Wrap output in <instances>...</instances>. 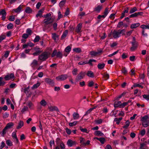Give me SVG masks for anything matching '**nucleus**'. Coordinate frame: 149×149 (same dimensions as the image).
I'll return each mask as SVG.
<instances>
[{
  "instance_id": "f257e3e1",
  "label": "nucleus",
  "mask_w": 149,
  "mask_h": 149,
  "mask_svg": "<svg viewBox=\"0 0 149 149\" xmlns=\"http://www.w3.org/2000/svg\"><path fill=\"white\" fill-rule=\"evenodd\" d=\"M50 53L48 51L43 52L38 57V59L42 61H45L49 57Z\"/></svg>"
},
{
  "instance_id": "f03ea898",
  "label": "nucleus",
  "mask_w": 149,
  "mask_h": 149,
  "mask_svg": "<svg viewBox=\"0 0 149 149\" xmlns=\"http://www.w3.org/2000/svg\"><path fill=\"white\" fill-rule=\"evenodd\" d=\"M143 126L145 127L149 126V117L147 115L141 117L140 119Z\"/></svg>"
},
{
  "instance_id": "7ed1b4c3",
  "label": "nucleus",
  "mask_w": 149,
  "mask_h": 149,
  "mask_svg": "<svg viewBox=\"0 0 149 149\" xmlns=\"http://www.w3.org/2000/svg\"><path fill=\"white\" fill-rule=\"evenodd\" d=\"M131 43L132 44V46L130 48V50L134 51L136 49L138 45V43L136 40L135 37H133L132 41L131 42Z\"/></svg>"
},
{
  "instance_id": "20e7f679",
  "label": "nucleus",
  "mask_w": 149,
  "mask_h": 149,
  "mask_svg": "<svg viewBox=\"0 0 149 149\" xmlns=\"http://www.w3.org/2000/svg\"><path fill=\"white\" fill-rule=\"evenodd\" d=\"M86 75V72L81 71L77 76L75 80L76 81L78 82L81 79H82Z\"/></svg>"
},
{
  "instance_id": "39448f33",
  "label": "nucleus",
  "mask_w": 149,
  "mask_h": 149,
  "mask_svg": "<svg viewBox=\"0 0 149 149\" xmlns=\"http://www.w3.org/2000/svg\"><path fill=\"white\" fill-rule=\"evenodd\" d=\"M68 77V76L67 74H62L56 77V79L58 81H63L67 79Z\"/></svg>"
},
{
  "instance_id": "423d86ee",
  "label": "nucleus",
  "mask_w": 149,
  "mask_h": 149,
  "mask_svg": "<svg viewBox=\"0 0 149 149\" xmlns=\"http://www.w3.org/2000/svg\"><path fill=\"white\" fill-rule=\"evenodd\" d=\"M92 62H96V60L95 59H90L89 60L88 62L87 61H81L79 62L78 64L79 65H83L86 64H89L90 65L93 66V64L92 63Z\"/></svg>"
},
{
  "instance_id": "0eeeda50",
  "label": "nucleus",
  "mask_w": 149,
  "mask_h": 149,
  "mask_svg": "<svg viewBox=\"0 0 149 149\" xmlns=\"http://www.w3.org/2000/svg\"><path fill=\"white\" fill-rule=\"evenodd\" d=\"M138 149H148V147L147 146V142L145 141L141 143Z\"/></svg>"
},
{
  "instance_id": "6e6552de",
  "label": "nucleus",
  "mask_w": 149,
  "mask_h": 149,
  "mask_svg": "<svg viewBox=\"0 0 149 149\" xmlns=\"http://www.w3.org/2000/svg\"><path fill=\"white\" fill-rule=\"evenodd\" d=\"M45 81L46 83L51 86H53L54 85V82L53 79L47 78L45 79Z\"/></svg>"
},
{
  "instance_id": "1a4fd4ad",
  "label": "nucleus",
  "mask_w": 149,
  "mask_h": 149,
  "mask_svg": "<svg viewBox=\"0 0 149 149\" xmlns=\"http://www.w3.org/2000/svg\"><path fill=\"white\" fill-rule=\"evenodd\" d=\"M113 37L114 38H119L120 36V32L118 31L114 30L112 33Z\"/></svg>"
},
{
  "instance_id": "9d476101",
  "label": "nucleus",
  "mask_w": 149,
  "mask_h": 149,
  "mask_svg": "<svg viewBox=\"0 0 149 149\" xmlns=\"http://www.w3.org/2000/svg\"><path fill=\"white\" fill-rule=\"evenodd\" d=\"M77 143L75 141H72L70 139H69L67 142V144L69 147H71L75 145Z\"/></svg>"
},
{
  "instance_id": "9b49d317",
  "label": "nucleus",
  "mask_w": 149,
  "mask_h": 149,
  "mask_svg": "<svg viewBox=\"0 0 149 149\" xmlns=\"http://www.w3.org/2000/svg\"><path fill=\"white\" fill-rule=\"evenodd\" d=\"M6 13L5 9H1L0 11V15H2V19L4 21L6 18Z\"/></svg>"
},
{
  "instance_id": "f8f14e48",
  "label": "nucleus",
  "mask_w": 149,
  "mask_h": 149,
  "mask_svg": "<svg viewBox=\"0 0 149 149\" xmlns=\"http://www.w3.org/2000/svg\"><path fill=\"white\" fill-rule=\"evenodd\" d=\"M15 77L14 74L13 73H10L9 74L6 75L4 77V79L5 80L8 81L10 79L13 78Z\"/></svg>"
},
{
  "instance_id": "ddd939ff",
  "label": "nucleus",
  "mask_w": 149,
  "mask_h": 149,
  "mask_svg": "<svg viewBox=\"0 0 149 149\" xmlns=\"http://www.w3.org/2000/svg\"><path fill=\"white\" fill-rule=\"evenodd\" d=\"M44 10L45 8H43L42 9L39 10L38 14L36 15V17H43L42 15V13Z\"/></svg>"
},
{
  "instance_id": "4468645a",
  "label": "nucleus",
  "mask_w": 149,
  "mask_h": 149,
  "mask_svg": "<svg viewBox=\"0 0 149 149\" xmlns=\"http://www.w3.org/2000/svg\"><path fill=\"white\" fill-rule=\"evenodd\" d=\"M48 109H49V111H58L59 110L58 108L55 106H50L48 107Z\"/></svg>"
},
{
  "instance_id": "2eb2a0df",
  "label": "nucleus",
  "mask_w": 149,
  "mask_h": 149,
  "mask_svg": "<svg viewBox=\"0 0 149 149\" xmlns=\"http://www.w3.org/2000/svg\"><path fill=\"white\" fill-rule=\"evenodd\" d=\"M51 18L49 17L45 19H44L43 21L45 26H47L49 24H51L52 22L50 21V20H51Z\"/></svg>"
},
{
  "instance_id": "dca6fc26",
  "label": "nucleus",
  "mask_w": 149,
  "mask_h": 149,
  "mask_svg": "<svg viewBox=\"0 0 149 149\" xmlns=\"http://www.w3.org/2000/svg\"><path fill=\"white\" fill-rule=\"evenodd\" d=\"M82 26V24L80 23L77 25L75 31L77 33H79L81 31V30Z\"/></svg>"
},
{
  "instance_id": "f3484780",
  "label": "nucleus",
  "mask_w": 149,
  "mask_h": 149,
  "mask_svg": "<svg viewBox=\"0 0 149 149\" xmlns=\"http://www.w3.org/2000/svg\"><path fill=\"white\" fill-rule=\"evenodd\" d=\"M105 66V63H99L97 65V67L98 69L101 70L103 69L104 68Z\"/></svg>"
},
{
  "instance_id": "a211bd4d",
  "label": "nucleus",
  "mask_w": 149,
  "mask_h": 149,
  "mask_svg": "<svg viewBox=\"0 0 149 149\" xmlns=\"http://www.w3.org/2000/svg\"><path fill=\"white\" fill-rule=\"evenodd\" d=\"M68 33V30H66L64 32L63 34L61 37V39L63 40L66 37Z\"/></svg>"
},
{
  "instance_id": "6ab92c4d",
  "label": "nucleus",
  "mask_w": 149,
  "mask_h": 149,
  "mask_svg": "<svg viewBox=\"0 0 149 149\" xmlns=\"http://www.w3.org/2000/svg\"><path fill=\"white\" fill-rule=\"evenodd\" d=\"M86 75L88 76L91 78H93L94 77V73L91 71H88Z\"/></svg>"
},
{
  "instance_id": "aec40b11",
  "label": "nucleus",
  "mask_w": 149,
  "mask_h": 149,
  "mask_svg": "<svg viewBox=\"0 0 149 149\" xmlns=\"http://www.w3.org/2000/svg\"><path fill=\"white\" fill-rule=\"evenodd\" d=\"M94 139H96L99 141L102 144H103L104 143V142L105 141V139L103 137L98 138L97 137H95L94 138Z\"/></svg>"
},
{
  "instance_id": "412c9836",
  "label": "nucleus",
  "mask_w": 149,
  "mask_h": 149,
  "mask_svg": "<svg viewBox=\"0 0 149 149\" xmlns=\"http://www.w3.org/2000/svg\"><path fill=\"white\" fill-rule=\"evenodd\" d=\"M94 134H95L96 136H104L103 134L100 131L98 130L95 131Z\"/></svg>"
},
{
  "instance_id": "4be33fe9",
  "label": "nucleus",
  "mask_w": 149,
  "mask_h": 149,
  "mask_svg": "<svg viewBox=\"0 0 149 149\" xmlns=\"http://www.w3.org/2000/svg\"><path fill=\"white\" fill-rule=\"evenodd\" d=\"M38 65V61L36 59L34 60L31 64V66L32 67H34Z\"/></svg>"
},
{
  "instance_id": "5701e85b",
  "label": "nucleus",
  "mask_w": 149,
  "mask_h": 149,
  "mask_svg": "<svg viewBox=\"0 0 149 149\" xmlns=\"http://www.w3.org/2000/svg\"><path fill=\"white\" fill-rule=\"evenodd\" d=\"M22 9L21 5H20L17 8L13 9V11L16 13H19L21 11Z\"/></svg>"
},
{
  "instance_id": "b1692460",
  "label": "nucleus",
  "mask_w": 149,
  "mask_h": 149,
  "mask_svg": "<svg viewBox=\"0 0 149 149\" xmlns=\"http://www.w3.org/2000/svg\"><path fill=\"white\" fill-rule=\"evenodd\" d=\"M129 103H130V105H131L132 104L131 100H129L127 102H123L122 104V107H124L125 106H127V105H128Z\"/></svg>"
},
{
  "instance_id": "393cba45",
  "label": "nucleus",
  "mask_w": 149,
  "mask_h": 149,
  "mask_svg": "<svg viewBox=\"0 0 149 149\" xmlns=\"http://www.w3.org/2000/svg\"><path fill=\"white\" fill-rule=\"evenodd\" d=\"M72 116L74 120L77 119L79 117V115L77 113L74 112Z\"/></svg>"
},
{
  "instance_id": "a878e982",
  "label": "nucleus",
  "mask_w": 149,
  "mask_h": 149,
  "mask_svg": "<svg viewBox=\"0 0 149 149\" xmlns=\"http://www.w3.org/2000/svg\"><path fill=\"white\" fill-rule=\"evenodd\" d=\"M24 125V122L22 121H20L18 123V125L17 127V129L21 128Z\"/></svg>"
},
{
  "instance_id": "bb28decb",
  "label": "nucleus",
  "mask_w": 149,
  "mask_h": 149,
  "mask_svg": "<svg viewBox=\"0 0 149 149\" xmlns=\"http://www.w3.org/2000/svg\"><path fill=\"white\" fill-rule=\"evenodd\" d=\"M140 24L139 23L132 24L131 25L130 28L132 29L135 28L139 26Z\"/></svg>"
},
{
  "instance_id": "cd10ccee",
  "label": "nucleus",
  "mask_w": 149,
  "mask_h": 149,
  "mask_svg": "<svg viewBox=\"0 0 149 149\" xmlns=\"http://www.w3.org/2000/svg\"><path fill=\"white\" fill-rule=\"evenodd\" d=\"M122 119L123 118L122 117H120L119 118H115L114 120V121L116 122V123L118 125Z\"/></svg>"
},
{
  "instance_id": "c85d7f7f",
  "label": "nucleus",
  "mask_w": 149,
  "mask_h": 149,
  "mask_svg": "<svg viewBox=\"0 0 149 149\" xmlns=\"http://www.w3.org/2000/svg\"><path fill=\"white\" fill-rule=\"evenodd\" d=\"M32 11V9L29 7H27L25 10V12L27 13H31Z\"/></svg>"
},
{
  "instance_id": "c756f323",
  "label": "nucleus",
  "mask_w": 149,
  "mask_h": 149,
  "mask_svg": "<svg viewBox=\"0 0 149 149\" xmlns=\"http://www.w3.org/2000/svg\"><path fill=\"white\" fill-rule=\"evenodd\" d=\"M142 29V30H145V29H149V24L148 25H142L140 26Z\"/></svg>"
},
{
  "instance_id": "7c9ffc66",
  "label": "nucleus",
  "mask_w": 149,
  "mask_h": 149,
  "mask_svg": "<svg viewBox=\"0 0 149 149\" xmlns=\"http://www.w3.org/2000/svg\"><path fill=\"white\" fill-rule=\"evenodd\" d=\"M102 6L99 5L97 6L96 8H95L94 9L95 11H96L97 12L99 13L101 9H102Z\"/></svg>"
},
{
  "instance_id": "2f4dec72",
  "label": "nucleus",
  "mask_w": 149,
  "mask_h": 149,
  "mask_svg": "<svg viewBox=\"0 0 149 149\" xmlns=\"http://www.w3.org/2000/svg\"><path fill=\"white\" fill-rule=\"evenodd\" d=\"M40 83L37 82L36 84L33 85V86L32 87V89H33L37 88L40 86Z\"/></svg>"
},
{
  "instance_id": "473e14b6",
  "label": "nucleus",
  "mask_w": 149,
  "mask_h": 149,
  "mask_svg": "<svg viewBox=\"0 0 149 149\" xmlns=\"http://www.w3.org/2000/svg\"><path fill=\"white\" fill-rule=\"evenodd\" d=\"M122 104L120 101L115 102L114 104V106L115 107H118L120 106H122Z\"/></svg>"
},
{
  "instance_id": "72a5a7b5",
  "label": "nucleus",
  "mask_w": 149,
  "mask_h": 149,
  "mask_svg": "<svg viewBox=\"0 0 149 149\" xmlns=\"http://www.w3.org/2000/svg\"><path fill=\"white\" fill-rule=\"evenodd\" d=\"M66 0H64L61 1L59 3V6L60 8L63 7L65 4Z\"/></svg>"
},
{
  "instance_id": "f704fd0d",
  "label": "nucleus",
  "mask_w": 149,
  "mask_h": 149,
  "mask_svg": "<svg viewBox=\"0 0 149 149\" xmlns=\"http://www.w3.org/2000/svg\"><path fill=\"white\" fill-rule=\"evenodd\" d=\"M27 105L28 106L30 109H32L34 106L33 104L31 101L28 102Z\"/></svg>"
},
{
  "instance_id": "c9c22d12",
  "label": "nucleus",
  "mask_w": 149,
  "mask_h": 149,
  "mask_svg": "<svg viewBox=\"0 0 149 149\" xmlns=\"http://www.w3.org/2000/svg\"><path fill=\"white\" fill-rule=\"evenodd\" d=\"M73 51L77 53H79L81 52V49L80 48H74L73 49Z\"/></svg>"
},
{
  "instance_id": "e433bc0d",
  "label": "nucleus",
  "mask_w": 149,
  "mask_h": 149,
  "mask_svg": "<svg viewBox=\"0 0 149 149\" xmlns=\"http://www.w3.org/2000/svg\"><path fill=\"white\" fill-rule=\"evenodd\" d=\"M63 54L62 52H57L56 56L57 58H61L62 57Z\"/></svg>"
},
{
  "instance_id": "4c0bfd02",
  "label": "nucleus",
  "mask_w": 149,
  "mask_h": 149,
  "mask_svg": "<svg viewBox=\"0 0 149 149\" xmlns=\"http://www.w3.org/2000/svg\"><path fill=\"white\" fill-rule=\"evenodd\" d=\"M13 125V123L10 122L8 123L6 125V127L7 129L10 128Z\"/></svg>"
},
{
  "instance_id": "58836bf2",
  "label": "nucleus",
  "mask_w": 149,
  "mask_h": 149,
  "mask_svg": "<svg viewBox=\"0 0 149 149\" xmlns=\"http://www.w3.org/2000/svg\"><path fill=\"white\" fill-rule=\"evenodd\" d=\"M40 104L42 106H45L47 104V102L44 99H42L40 101Z\"/></svg>"
},
{
  "instance_id": "ea45409f",
  "label": "nucleus",
  "mask_w": 149,
  "mask_h": 149,
  "mask_svg": "<svg viewBox=\"0 0 149 149\" xmlns=\"http://www.w3.org/2000/svg\"><path fill=\"white\" fill-rule=\"evenodd\" d=\"M79 129L80 130L83 132L88 133L89 132H88L86 128H83L81 127H80Z\"/></svg>"
},
{
  "instance_id": "a19ab883",
  "label": "nucleus",
  "mask_w": 149,
  "mask_h": 149,
  "mask_svg": "<svg viewBox=\"0 0 149 149\" xmlns=\"http://www.w3.org/2000/svg\"><path fill=\"white\" fill-rule=\"evenodd\" d=\"M137 10V9L136 7H133V8H132L130 11V14L132 13L135 12Z\"/></svg>"
},
{
  "instance_id": "79ce46f5",
  "label": "nucleus",
  "mask_w": 149,
  "mask_h": 149,
  "mask_svg": "<svg viewBox=\"0 0 149 149\" xmlns=\"http://www.w3.org/2000/svg\"><path fill=\"white\" fill-rule=\"evenodd\" d=\"M13 25L12 24L10 23L7 25V28L8 30L11 29H13Z\"/></svg>"
},
{
  "instance_id": "37998d69",
  "label": "nucleus",
  "mask_w": 149,
  "mask_h": 149,
  "mask_svg": "<svg viewBox=\"0 0 149 149\" xmlns=\"http://www.w3.org/2000/svg\"><path fill=\"white\" fill-rule=\"evenodd\" d=\"M52 38L55 41L58 38V36L55 33H52Z\"/></svg>"
},
{
  "instance_id": "c03bdc74",
  "label": "nucleus",
  "mask_w": 149,
  "mask_h": 149,
  "mask_svg": "<svg viewBox=\"0 0 149 149\" xmlns=\"http://www.w3.org/2000/svg\"><path fill=\"white\" fill-rule=\"evenodd\" d=\"M90 54L92 56H95L98 54V53L94 51H92L90 52Z\"/></svg>"
},
{
  "instance_id": "a18cd8bd",
  "label": "nucleus",
  "mask_w": 149,
  "mask_h": 149,
  "mask_svg": "<svg viewBox=\"0 0 149 149\" xmlns=\"http://www.w3.org/2000/svg\"><path fill=\"white\" fill-rule=\"evenodd\" d=\"M121 71L124 74H127V71L126 69V68L125 67H124L122 68Z\"/></svg>"
},
{
  "instance_id": "49530a36",
  "label": "nucleus",
  "mask_w": 149,
  "mask_h": 149,
  "mask_svg": "<svg viewBox=\"0 0 149 149\" xmlns=\"http://www.w3.org/2000/svg\"><path fill=\"white\" fill-rule=\"evenodd\" d=\"M3 78L2 77H0V86H3L6 83V82L2 81Z\"/></svg>"
},
{
  "instance_id": "de8ad7c7",
  "label": "nucleus",
  "mask_w": 149,
  "mask_h": 149,
  "mask_svg": "<svg viewBox=\"0 0 149 149\" xmlns=\"http://www.w3.org/2000/svg\"><path fill=\"white\" fill-rule=\"evenodd\" d=\"M109 75L107 73H105L103 75V77L106 79V80L109 79Z\"/></svg>"
},
{
  "instance_id": "09e8293b",
  "label": "nucleus",
  "mask_w": 149,
  "mask_h": 149,
  "mask_svg": "<svg viewBox=\"0 0 149 149\" xmlns=\"http://www.w3.org/2000/svg\"><path fill=\"white\" fill-rule=\"evenodd\" d=\"M132 87H133L134 88L136 87H139L141 88H143V86H142L140 85L139 84H137V83H135L133 85Z\"/></svg>"
},
{
  "instance_id": "8fccbe9b",
  "label": "nucleus",
  "mask_w": 149,
  "mask_h": 149,
  "mask_svg": "<svg viewBox=\"0 0 149 149\" xmlns=\"http://www.w3.org/2000/svg\"><path fill=\"white\" fill-rule=\"evenodd\" d=\"M6 143L9 146H11L13 145L12 142L10 140H8L6 141Z\"/></svg>"
},
{
  "instance_id": "3c124183",
  "label": "nucleus",
  "mask_w": 149,
  "mask_h": 149,
  "mask_svg": "<svg viewBox=\"0 0 149 149\" xmlns=\"http://www.w3.org/2000/svg\"><path fill=\"white\" fill-rule=\"evenodd\" d=\"M6 38V36L5 35H1L0 36V43H1L2 40L5 39Z\"/></svg>"
},
{
  "instance_id": "603ef678",
  "label": "nucleus",
  "mask_w": 149,
  "mask_h": 149,
  "mask_svg": "<svg viewBox=\"0 0 149 149\" xmlns=\"http://www.w3.org/2000/svg\"><path fill=\"white\" fill-rule=\"evenodd\" d=\"M125 125L123 127V128H127L129 126L130 123L128 120H127L125 122Z\"/></svg>"
},
{
  "instance_id": "864d4df0",
  "label": "nucleus",
  "mask_w": 149,
  "mask_h": 149,
  "mask_svg": "<svg viewBox=\"0 0 149 149\" xmlns=\"http://www.w3.org/2000/svg\"><path fill=\"white\" fill-rule=\"evenodd\" d=\"M71 47L70 46H68L65 49V51L69 53L71 50Z\"/></svg>"
},
{
  "instance_id": "5fc2aeb1",
  "label": "nucleus",
  "mask_w": 149,
  "mask_h": 149,
  "mask_svg": "<svg viewBox=\"0 0 149 149\" xmlns=\"http://www.w3.org/2000/svg\"><path fill=\"white\" fill-rule=\"evenodd\" d=\"M40 39V37L39 36H36L33 40L34 42H36L39 41Z\"/></svg>"
},
{
  "instance_id": "6e6d98bb",
  "label": "nucleus",
  "mask_w": 149,
  "mask_h": 149,
  "mask_svg": "<svg viewBox=\"0 0 149 149\" xmlns=\"http://www.w3.org/2000/svg\"><path fill=\"white\" fill-rule=\"evenodd\" d=\"M57 52V50L56 49H55L54 50L51 55L52 57H54L55 56H56Z\"/></svg>"
},
{
  "instance_id": "4d7b16f0",
  "label": "nucleus",
  "mask_w": 149,
  "mask_h": 149,
  "mask_svg": "<svg viewBox=\"0 0 149 149\" xmlns=\"http://www.w3.org/2000/svg\"><path fill=\"white\" fill-rule=\"evenodd\" d=\"M42 51H36V52L33 53V55L34 56H36L39 55L41 52Z\"/></svg>"
},
{
  "instance_id": "13d9d810",
  "label": "nucleus",
  "mask_w": 149,
  "mask_h": 149,
  "mask_svg": "<svg viewBox=\"0 0 149 149\" xmlns=\"http://www.w3.org/2000/svg\"><path fill=\"white\" fill-rule=\"evenodd\" d=\"M93 108H91L89 109V110H88L87 111L86 113L84 115V116H86L89 113H90L91 112L93 109Z\"/></svg>"
},
{
  "instance_id": "bf43d9fd",
  "label": "nucleus",
  "mask_w": 149,
  "mask_h": 149,
  "mask_svg": "<svg viewBox=\"0 0 149 149\" xmlns=\"http://www.w3.org/2000/svg\"><path fill=\"white\" fill-rule=\"evenodd\" d=\"M95 121L96 123L97 124H100L102 123L103 121V120L100 119L99 120H95Z\"/></svg>"
},
{
  "instance_id": "052dcab7",
  "label": "nucleus",
  "mask_w": 149,
  "mask_h": 149,
  "mask_svg": "<svg viewBox=\"0 0 149 149\" xmlns=\"http://www.w3.org/2000/svg\"><path fill=\"white\" fill-rule=\"evenodd\" d=\"M28 110V107L26 106H24L21 111V112L22 113H24L25 111H27Z\"/></svg>"
},
{
  "instance_id": "680f3d73",
  "label": "nucleus",
  "mask_w": 149,
  "mask_h": 149,
  "mask_svg": "<svg viewBox=\"0 0 149 149\" xmlns=\"http://www.w3.org/2000/svg\"><path fill=\"white\" fill-rule=\"evenodd\" d=\"M143 96L144 98L145 99L148 101H149V94L144 95Z\"/></svg>"
},
{
  "instance_id": "e2e57ef3",
  "label": "nucleus",
  "mask_w": 149,
  "mask_h": 149,
  "mask_svg": "<svg viewBox=\"0 0 149 149\" xmlns=\"http://www.w3.org/2000/svg\"><path fill=\"white\" fill-rule=\"evenodd\" d=\"M77 69L76 68H74L72 71V73L74 75H76L77 74Z\"/></svg>"
},
{
  "instance_id": "0e129e2a",
  "label": "nucleus",
  "mask_w": 149,
  "mask_h": 149,
  "mask_svg": "<svg viewBox=\"0 0 149 149\" xmlns=\"http://www.w3.org/2000/svg\"><path fill=\"white\" fill-rule=\"evenodd\" d=\"M142 35L143 37H147L148 36V34L147 33H145V30H142Z\"/></svg>"
},
{
  "instance_id": "69168bd1",
  "label": "nucleus",
  "mask_w": 149,
  "mask_h": 149,
  "mask_svg": "<svg viewBox=\"0 0 149 149\" xmlns=\"http://www.w3.org/2000/svg\"><path fill=\"white\" fill-rule=\"evenodd\" d=\"M60 146L61 149H64L65 145L63 142H61L60 144Z\"/></svg>"
},
{
  "instance_id": "338daca9",
  "label": "nucleus",
  "mask_w": 149,
  "mask_h": 149,
  "mask_svg": "<svg viewBox=\"0 0 149 149\" xmlns=\"http://www.w3.org/2000/svg\"><path fill=\"white\" fill-rule=\"evenodd\" d=\"M94 82L92 81H90L88 82V86L89 87H92L94 84Z\"/></svg>"
},
{
  "instance_id": "774afa93",
  "label": "nucleus",
  "mask_w": 149,
  "mask_h": 149,
  "mask_svg": "<svg viewBox=\"0 0 149 149\" xmlns=\"http://www.w3.org/2000/svg\"><path fill=\"white\" fill-rule=\"evenodd\" d=\"M146 133V130L145 129H144L140 131V134L142 136H144Z\"/></svg>"
}]
</instances>
